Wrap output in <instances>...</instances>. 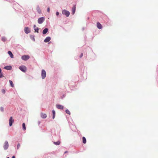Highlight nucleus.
<instances>
[{
	"mask_svg": "<svg viewBox=\"0 0 158 158\" xmlns=\"http://www.w3.org/2000/svg\"><path fill=\"white\" fill-rule=\"evenodd\" d=\"M59 15V12H56V15Z\"/></svg>",
	"mask_w": 158,
	"mask_h": 158,
	"instance_id": "nucleus-32",
	"label": "nucleus"
},
{
	"mask_svg": "<svg viewBox=\"0 0 158 158\" xmlns=\"http://www.w3.org/2000/svg\"><path fill=\"white\" fill-rule=\"evenodd\" d=\"M52 114H53V119H54L55 117V111L54 110H52Z\"/></svg>",
	"mask_w": 158,
	"mask_h": 158,
	"instance_id": "nucleus-23",
	"label": "nucleus"
},
{
	"mask_svg": "<svg viewBox=\"0 0 158 158\" xmlns=\"http://www.w3.org/2000/svg\"><path fill=\"white\" fill-rule=\"evenodd\" d=\"M9 82L11 87H14V85L13 82L11 80H9Z\"/></svg>",
	"mask_w": 158,
	"mask_h": 158,
	"instance_id": "nucleus-22",
	"label": "nucleus"
},
{
	"mask_svg": "<svg viewBox=\"0 0 158 158\" xmlns=\"http://www.w3.org/2000/svg\"><path fill=\"white\" fill-rule=\"evenodd\" d=\"M2 40L3 42H5L6 40V38L5 37H3L2 38Z\"/></svg>",
	"mask_w": 158,
	"mask_h": 158,
	"instance_id": "nucleus-24",
	"label": "nucleus"
},
{
	"mask_svg": "<svg viewBox=\"0 0 158 158\" xmlns=\"http://www.w3.org/2000/svg\"><path fill=\"white\" fill-rule=\"evenodd\" d=\"M21 58L23 60H27L29 59L30 56L28 55H24L22 56Z\"/></svg>",
	"mask_w": 158,
	"mask_h": 158,
	"instance_id": "nucleus-3",
	"label": "nucleus"
},
{
	"mask_svg": "<svg viewBox=\"0 0 158 158\" xmlns=\"http://www.w3.org/2000/svg\"><path fill=\"white\" fill-rule=\"evenodd\" d=\"M34 30H35V32H37L38 33L39 31L38 28L36 27L35 25H34Z\"/></svg>",
	"mask_w": 158,
	"mask_h": 158,
	"instance_id": "nucleus-15",
	"label": "nucleus"
},
{
	"mask_svg": "<svg viewBox=\"0 0 158 158\" xmlns=\"http://www.w3.org/2000/svg\"><path fill=\"white\" fill-rule=\"evenodd\" d=\"M51 40V38L50 37H47L44 40V41L45 43L48 42Z\"/></svg>",
	"mask_w": 158,
	"mask_h": 158,
	"instance_id": "nucleus-13",
	"label": "nucleus"
},
{
	"mask_svg": "<svg viewBox=\"0 0 158 158\" xmlns=\"http://www.w3.org/2000/svg\"><path fill=\"white\" fill-rule=\"evenodd\" d=\"M40 114L41 117L43 118H45L47 117V115L46 114L41 113Z\"/></svg>",
	"mask_w": 158,
	"mask_h": 158,
	"instance_id": "nucleus-12",
	"label": "nucleus"
},
{
	"mask_svg": "<svg viewBox=\"0 0 158 158\" xmlns=\"http://www.w3.org/2000/svg\"><path fill=\"white\" fill-rule=\"evenodd\" d=\"M9 146V144L8 142L7 141H6L4 144V148L5 150H6L8 149Z\"/></svg>",
	"mask_w": 158,
	"mask_h": 158,
	"instance_id": "nucleus-6",
	"label": "nucleus"
},
{
	"mask_svg": "<svg viewBox=\"0 0 158 158\" xmlns=\"http://www.w3.org/2000/svg\"><path fill=\"white\" fill-rule=\"evenodd\" d=\"M65 112L67 114H68L69 115L70 114V111L68 110V109L66 110H65Z\"/></svg>",
	"mask_w": 158,
	"mask_h": 158,
	"instance_id": "nucleus-25",
	"label": "nucleus"
},
{
	"mask_svg": "<svg viewBox=\"0 0 158 158\" xmlns=\"http://www.w3.org/2000/svg\"><path fill=\"white\" fill-rule=\"evenodd\" d=\"M62 13L67 17H69L70 15V12L68 11L65 10H63L62 11Z\"/></svg>",
	"mask_w": 158,
	"mask_h": 158,
	"instance_id": "nucleus-1",
	"label": "nucleus"
},
{
	"mask_svg": "<svg viewBox=\"0 0 158 158\" xmlns=\"http://www.w3.org/2000/svg\"><path fill=\"white\" fill-rule=\"evenodd\" d=\"M66 152H65V153H66Z\"/></svg>",
	"mask_w": 158,
	"mask_h": 158,
	"instance_id": "nucleus-35",
	"label": "nucleus"
},
{
	"mask_svg": "<svg viewBox=\"0 0 158 158\" xmlns=\"http://www.w3.org/2000/svg\"><path fill=\"white\" fill-rule=\"evenodd\" d=\"M0 109H1V110L2 111H3V110H3V107H1V108H0Z\"/></svg>",
	"mask_w": 158,
	"mask_h": 158,
	"instance_id": "nucleus-31",
	"label": "nucleus"
},
{
	"mask_svg": "<svg viewBox=\"0 0 158 158\" xmlns=\"http://www.w3.org/2000/svg\"><path fill=\"white\" fill-rule=\"evenodd\" d=\"M19 69L22 71L25 72L27 70V68L25 66H21L19 67Z\"/></svg>",
	"mask_w": 158,
	"mask_h": 158,
	"instance_id": "nucleus-2",
	"label": "nucleus"
},
{
	"mask_svg": "<svg viewBox=\"0 0 158 158\" xmlns=\"http://www.w3.org/2000/svg\"><path fill=\"white\" fill-rule=\"evenodd\" d=\"M83 143L85 144L86 143V139L85 137H82Z\"/></svg>",
	"mask_w": 158,
	"mask_h": 158,
	"instance_id": "nucleus-19",
	"label": "nucleus"
},
{
	"mask_svg": "<svg viewBox=\"0 0 158 158\" xmlns=\"http://www.w3.org/2000/svg\"><path fill=\"white\" fill-rule=\"evenodd\" d=\"M2 77H3L2 74L1 72L0 73V78H1Z\"/></svg>",
	"mask_w": 158,
	"mask_h": 158,
	"instance_id": "nucleus-27",
	"label": "nucleus"
},
{
	"mask_svg": "<svg viewBox=\"0 0 158 158\" xmlns=\"http://www.w3.org/2000/svg\"><path fill=\"white\" fill-rule=\"evenodd\" d=\"M83 56V54L82 53H81L80 56V58L82 57Z\"/></svg>",
	"mask_w": 158,
	"mask_h": 158,
	"instance_id": "nucleus-30",
	"label": "nucleus"
},
{
	"mask_svg": "<svg viewBox=\"0 0 158 158\" xmlns=\"http://www.w3.org/2000/svg\"><path fill=\"white\" fill-rule=\"evenodd\" d=\"M2 71V70L0 68V73Z\"/></svg>",
	"mask_w": 158,
	"mask_h": 158,
	"instance_id": "nucleus-34",
	"label": "nucleus"
},
{
	"mask_svg": "<svg viewBox=\"0 0 158 158\" xmlns=\"http://www.w3.org/2000/svg\"><path fill=\"white\" fill-rule=\"evenodd\" d=\"M56 107L57 108L61 110H63L64 109V107L63 106L60 105H56Z\"/></svg>",
	"mask_w": 158,
	"mask_h": 158,
	"instance_id": "nucleus-9",
	"label": "nucleus"
},
{
	"mask_svg": "<svg viewBox=\"0 0 158 158\" xmlns=\"http://www.w3.org/2000/svg\"><path fill=\"white\" fill-rule=\"evenodd\" d=\"M8 53L11 58H13L14 57V56L11 51H9L8 52Z\"/></svg>",
	"mask_w": 158,
	"mask_h": 158,
	"instance_id": "nucleus-17",
	"label": "nucleus"
},
{
	"mask_svg": "<svg viewBox=\"0 0 158 158\" xmlns=\"http://www.w3.org/2000/svg\"><path fill=\"white\" fill-rule=\"evenodd\" d=\"M12 158H15V156H12Z\"/></svg>",
	"mask_w": 158,
	"mask_h": 158,
	"instance_id": "nucleus-33",
	"label": "nucleus"
},
{
	"mask_svg": "<svg viewBox=\"0 0 158 158\" xmlns=\"http://www.w3.org/2000/svg\"><path fill=\"white\" fill-rule=\"evenodd\" d=\"M47 11L48 12H50V8L49 7H48V8H47Z\"/></svg>",
	"mask_w": 158,
	"mask_h": 158,
	"instance_id": "nucleus-29",
	"label": "nucleus"
},
{
	"mask_svg": "<svg viewBox=\"0 0 158 158\" xmlns=\"http://www.w3.org/2000/svg\"><path fill=\"white\" fill-rule=\"evenodd\" d=\"M14 122V119H13L12 117H11L9 120V123L10 126H11L12 125V123Z\"/></svg>",
	"mask_w": 158,
	"mask_h": 158,
	"instance_id": "nucleus-7",
	"label": "nucleus"
},
{
	"mask_svg": "<svg viewBox=\"0 0 158 158\" xmlns=\"http://www.w3.org/2000/svg\"><path fill=\"white\" fill-rule=\"evenodd\" d=\"M36 10L38 12L39 14H40L41 13V10L39 6H37L36 7Z\"/></svg>",
	"mask_w": 158,
	"mask_h": 158,
	"instance_id": "nucleus-16",
	"label": "nucleus"
},
{
	"mask_svg": "<svg viewBox=\"0 0 158 158\" xmlns=\"http://www.w3.org/2000/svg\"><path fill=\"white\" fill-rule=\"evenodd\" d=\"M23 128V130H25L26 129L25 124L24 123H23L22 124Z\"/></svg>",
	"mask_w": 158,
	"mask_h": 158,
	"instance_id": "nucleus-21",
	"label": "nucleus"
},
{
	"mask_svg": "<svg viewBox=\"0 0 158 158\" xmlns=\"http://www.w3.org/2000/svg\"><path fill=\"white\" fill-rule=\"evenodd\" d=\"M97 27L99 29H101L102 28V25L98 22L97 23Z\"/></svg>",
	"mask_w": 158,
	"mask_h": 158,
	"instance_id": "nucleus-10",
	"label": "nucleus"
},
{
	"mask_svg": "<svg viewBox=\"0 0 158 158\" xmlns=\"http://www.w3.org/2000/svg\"><path fill=\"white\" fill-rule=\"evenodd\" d=\"M7 158H9V157H7Z\"/></svg>",
	"mask_w": 158,
	"mask_h": 158,
	"instance_id": "nucleus-36",
	"label": "nucleus"
},
{
	"mask_svg": "<svg viewBox=\"0 0 158 158\" xmlns=\"http://www.w3.org/2000/svg\"><path fill=\"white\" fill-rule=\"evenodd\" d=\"M24 31L26 34H28L30 32V31L28 27L24 28Z\"/></svg>",
	"mask_w": 158,
	"mask_h": 158,
	"instance_id": "nucleus-8",
	"label": "nucleus"
},
{
	"mask_svg": "<svg viewBox=\"0 0 158 158\" xmlns=\"http://www.w3.org/2000/svg\"><path fill=\"white\" fill-rule=\"evenodd\" d=\"M60 143V141H58L56 142H54V143L56 145H59Z\"/></svg>",
	"mask_w": 158,
	"mask_h": 158,
	"instance_id": "nucleus-20",
	"label": "nucleus"
},
{
	"mask_svg": "<svg viewBox=\"0 0 158 158\" xmlns=\"http://www.w3.org/2000/svg\"><path fill=\"white\" fill-rule=\"evenodd\" d=\"M20 148V144L19 143H18L17 146V149H19Z\"/></svg>",
	"mask_w": 158,
	"mask_h": 158,
	"instance_id": "nucleus-26",
	"label": "nucleus"
},
{
	"mask_svg": "<svg viewBox=\"0 0 158 158\" xmlns=\"http://www.w3.org/2000/svg\"><path fill=\"white\" fill-rule=\"evenodd\" d=\"M41 76L43 79H44L46 76V73L45 71L43 69L42 71Z\"/></svg>",
	"mask_w": 158,
	"mask_h": 158,
	"instance_id": "nucleus-5",
	"label": "nucleus"
},
{
	"mask_svg": "<svg viewBox=\"0 0 158 158\" xmlns=\"http://www.w3.org/2000/svg\"><path fill=\"white\" fill-rule=\"evenodd\" d=\"M48 29L47 28H45L43 31V34H46L48 31Z\"/></svg>",
	"mask_w": 158,
	"mask_h": 158,
	"instance_id": "nucleus-18",
	"label": "nucleus"
},
{
	"mask_svg": "<svg viewBox=\"0 0 158 158\" xmlns=\"http://www.w3.org/2000/svg\"><path fill=\"white\" fill-rule=\"evenodd\" d=\"M45 18L44 17L40 18L38 20V22L39 24H41L44 21Z\"/></svg>",
	"mask_w": 158,
	"mask_h": 158,
	"instance_id": "nucleus-4",
	"label": "nucleus"
},
{
	"mask_svg": "<svg viewBox=\"0 0 158 158\" xmlns=\"http://www.w3.org/2000/svg\"><path fill=\"white\" fill-rule=\"evenodd\" d=\"M4 69L6 70H10L12 69V67L10 65L6 66L4 67Z\"/></svg>",
	"mask_w": 158,
	"mask_h": 158,
	"instance_id": "nucleus-11",
	"label": "nucleus"
},
{
	"mask_svg": "<svg viewBox=\"0 0 158 158\" xmlns=\"http://www.w3.org/2000/svg\"><path fill=\"white\" fill-rule=\"evenodd\" d=\"M76 6H74L72 8V14L73 15L74 14L76 11Z\"/></svg>",
	"mask_w": 158,
	"mask_h": 158,
	"instance_id": "nucleus-14",
	"label": "nucleus"
},
{
	"mask_svg": "<svg viewBox=\"0 0 158 158\" xmlns=\"http://www.w3.org/2000/svg\"><path fill=\"white\" fill-rule=\"evenodd\" d=\"M2 93L5 94V89H2Z\"/></svg>",
	"mask_w": 158,
	"mask_h": 158,
	"instance_id": "nucleus-28",
	"label": "nucleus"
}]
</instances>
